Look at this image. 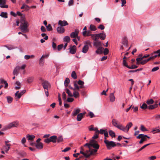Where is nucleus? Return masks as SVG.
I'll return each instance as SVG.
<instances>
[{
  "label": "nucleus",
  "mask_w": 160,
  "mask_h": 160,
  "mask_svg": "<svg viewBox=\"0 0 160 160\" xmlns=\"http://www.w3.org/2000/svg\"><path fill=\"white\" fill-rule=\"evenodd\" d=\"M70 80L68 78H66L64 81V85L65 87L68 86V84L69 83Z\"/></svg>",
  "instance_id": "e433bc0d"
},
{
  "label": "nucleus",
  "mask_w": 160,
  "mask_h": 160,
  "mask_svg": "<svg viewBox=\"0 0 160 160\" xmlns=\"http://www.w3.org/2000/svg\"><path fill=\"white\" fill-rule=\"evenodd\" d=\"M73 3V0H70L69 1L68 3V5L69 6H71L72 5Z\"/></svg>",
  "instance_id": "e2e57ef3"
},
{
  "label": "nucleus",
  "mask_w": 160,
  "mask_h": 160,
  "mask_svg": "<svg viewBox=\"0 0 160 160\" xmlns=\"http://www.w3.org/2000/svg\"><path fill=\"white\" fill-rule=\"evenodd\" d=\"M144 137V134H141L137 136L136 138L138 139H140L141 138H143Z\"/></svg>",
  "instance_id": "680f3d73"
},
{
  "label": "nucleus",
  "mask_w": 160,
  "mask_h": 160,
  "mask_svg": "<svg viewBox=\"0 0 160 160\" xmlns=\"http://www.w3.org/2000/svg\"><path fill=\"white\" fill-rule=\"evenodd\" d=\"M62 98L64 100H66V94L64 92H63L62 93Z\"/></svg>",
  "instance_id": "5fc2aeb1"
},
{
  "label": "nucleus",
  "mask_w": 160,
  "mask_h": 160,
  "mask_svg": "<svg viewBox=\"0 0 160 160\" xmlns=\"http://www.w3.org/2000/svg\"><path fill=\"white\" fill-rule=\"evenodd\" d=\"M70 149V148L69 147H67L66 148H65L64 150H62V152H66L67 151H68Z\"/></svg>",
  "instance_id": "0e129e2a"
},
{
  "label": "nucleus",
  "mask_w": 160,
  "mask_h": 160,
  "mask_svg": "<svg viewBox=\"0 0 160 160\" xmlns=\"http://www.w3.org/2000/svg\"><path fill=\"white\" fill-rule=\"evenodd\" d=\"M41 29L42 32H45L46 31V28L43 26H42L41 27Z\"/></svg>",
  "instance_id": "13d9d810"
},
{
  "label": "nucleus",
  "mask_w": 160,
  "mask_h": 160,
  "mask_svg": "<svg viewBox=\"0 0 160 160\" xmlns=\"http://www.w3.org/2000/svg\"><path fill=\"white\" fill-rule=\"evenodd\" d=\"M77 83L80 85V86H78L79 90L78 91H80V88H84V86L83 85L84 84V82L82 80H80L78 82L77 81Z\"/></svg>",
  "instance_id": "dca6fc26"
},
{
  "label": "nucleus",
  "mask_w": 160,
  "mask_h": 160,
  "mask_svg": "<svg viewBox=\"0 0 160 160\" xmlns=\"http://www.w3.org/2000/svg\"><path fill=\"white\" fill-rule=\"evenodd\" d=\"M147 140V138H145V137H144L143 138H141V139L139 142V143L140 144H142L143 143V142L146 141Z\"/></svg>",
  "instance_id": "c03bdc74"
},
{
  "label": "nucleus",
  "mask_w": 160,
  "mask_h": 160,
  "mask_svg": "<svg viewBox=\"0 0 160 160\" xmlns=\"http://www.w3.org/2000/svg\"><path fill=\"white\" fill-rule=\"evenodd\" d=\"M58 25L61 27H63L68 25L67 22L65 20H59L58 22Z\"/></svg>",
  "instance_id": "9b49d317"
},
{
  "label": "nucleus",
  "mask_w": 160,
  "mask_h": 160,
  "mask_svg": "<svg viewBox=\"0 0 160 160\" xmlns=\"http://www.w3.org/2000/svg\"><path fill=\"white\" fill-rule=\"evenodd\" d=\"M140 129L143 132L147 131V130L146 129V128L142 125H141V126Z\"/></svg>",
  "instance_id": "49530a36"
},
{
  "label": "nucleus",
  "mask_w": 160,
  "mask_h": 160,
  "mask_svg": "<svg viewBox=\"0 0 160 160\" xmlns=\"http://www.w3.org/2000/svg\"><path fill=\"white\" fill-rule=\"evenodd\" d=\"M80 112V111H74L72 113V115L73 116L76 115Z\"/></svg>",
  "instance_id": "864d4df0"
},
{
  "label": "nucleus",
  "mask_w": 160,
  "mask_h": 160,
  "mask_svg": "<svg viewBox=\"0 0 160 160\" xmlns=\"http://www.w3.org/2000/svg\"><path fill=\"white\" fill-rule=\"evenodd\" d=\"M70 52L72 54H74L76 52V47L75 45H73L70 48Z\"/></svg>",
  "instance_id": "f3484780"
},
{
  "label": "nucleus",
  "mask_w": 160,
  "mask_h": 160,
  "mask_svg": "<svg viewBox=\"0 0 160 160\" xmlns=\"http://www.w3.org/2000/svg\"><path fill=\"white\" fill-rule=\"evenodd\" d=\"M153 133L160 132V129L156 128L152 131Z\"/></svg>",
  "instance_id": "a19ab883"
},
{
  "label": "nucleus",
  "mask_w": 160,
  "mask_h": 160,
  "mask_svg": "<svg viewBox=\"0 0 160 160\" xmlns=\"http://www.w3.org/2000/svg\"><path fill=\"white\" fill-rule=\"evenodd\" d=\"M34 80V77H30L27 78V81L28 83H31Z\"/></svg>",
  "instance_id": "c85d7f7f"
},
{
  "label": "nucleus",
  "mask_w": 160,
  "mask_h": 160,
  "mask_svg": "<svg viewBox=\"0 0 160 160\" xmlns=\"http://www.w3.org/2000/svg\"><path fill=\"white\" fill-rule=\"evenodd\" d=\"M44 141L45 143H48L51 142L50 138H48L44 139Z\"/></svg>",
  "instance_id": "bf43d9fd"
},
{
  "label": "nucleus",
  "mask_w": 160,
  "mask_h": 160,
  "mask_svg": "<svg viewBox=\"0 0 160 160\" xmlns=\"http://www.w3.org/2000/svg\"><path fill=\"white\" fill-rule=\"evenodd\" d=\"M97 35H98V39L100 38L101 40H103L106 38V35L105 33H103V31H102V33L97 34Z\"/></svg>",
  "instance_id": "f8f14e48"
},
{
  "label": "nucleus",
  "mask_w": 160,
  "mask_h": 160,
  "mask_svg": "<svg viewBox=\"0 0 160 160\" xmlns=\"http://www.w3.org/2000/svg\"><path fill=\"white\" fill-rule=\"evenodd\" d=\"M103 49L102 47H99L97 49V50L96 51V53L98 54H102V50Z\"/></svg>",
  "instance_id": "a878e982"
},
{
  "label": "nucleus",
  "mask_w": 160,
  "mask_h": 160,
  "mask_svg": "<svg viewBox=\"0 0 160 160\" xmlns=\"http://www.w3.org/2000/svg\"><path fill=\"white\" fill-rule=\"evenodd\" d=\"M138 67L136 65H132L131 67L129 66L128 68L130 69H133L137 68Z\"/></svg>",
  "instance_id": "de8ad7c7"
},
{
  "label": "nucleus",
  "mask_w": 160,
  "mask_h": 160,
  "mask_svg": "<svg viewBox=\"0 0 160 160\" xmlns=\"http://www.w3.org/2000/svg\"><path fill=\"white\" fill-rule=\"evenodd\" d=\"M140 108L143 109H148V106L146 103H143L142 105H140Z\"/></svg>",
  "instance_id": "c756f323"
},
{
  "label": "nucleus",
  "mask_w": 160,
  "mask_h": 160,
  "mask_svg": "<svg viewBox=\"0 0 160 160\" xmlns=\"http://www.w3.org/2000/svg\"><path fill=\"white\" fill-rule=\"evenodd\" d=\"M98 150L96 149H92L91 150V152L92 153V155L94 154V153L97 152Z\"/></svg>",
  "instance_id": "052dcab7"
},
{
  "label": "nucleus",
  "mask_w": 160,
  "mask_h": 160,
  "mask_svg": "<svg viewBox=\"0 0 160 160\" xmlns=\"http://www.w3.org/2000/svg\"><path fill=\"white\" fill-rule=\"evenodd\" d=\"M73 96H74L75 98L79 97V94L78 91H74L73 92Z\"/></svg>",
  "instance_id": "c9c22d12"
},
{
  "label": "nucleus",
  "mask_w": 160,
  "mask_h": 160,
  "mask_svg": "<svg viewBox=\"0 0 160 160\" xmlns=\"http://www.w3.org/2000/svg\"><path fill=\"white\" fill-rule=\"evenodd\" d=\"M86 112L81 113L78 114L77 116V120L78 121H80L83 118V116L85 115Z\"/></svg>",
  "instance_id": "2eb2a0df"
},
{
  "label": "nucleus",
  "mask_w": 160,
  "mask_h": 160,
  "mask_svg": "<svg viewBox=\"0 0 160 160\" xmlns=\"http://www.w3.org/2000/svg\"><path fill=\"white\" fill-rule=\"evenodd\" d=\"M142 70V68H139V69H137L136 70H130L129 72H136L138 71H141Z\"/></svg>",
  "instance_id": "8fccbe9b"
},
{
  "label": "nucleus",
  "mask_w": 160,
  "mask_h": 160,
  "mask_svg": "<svg viewBox=\"0 0 160 160\" xmlns=\"http://www.w3.org/2000/svg\"><path fill=\"white\" fill-rule=\"evenodd\" d=\"M89 29L91 31H95L97 30L96 26L92 24H91L89 27Z\"/></svg>",
  "instance_id": "473e14b6"
},
{
  "label": "nucleus",
  "mask_w": 160,
  "mask_h": 160,
  "mask_svg": "<svg viewBox=\"0 0 160 160\" xmlns=\"http://www.w3.org/2000/svg\"><path fill=\"white\" fill-rule=\"evenodd\" d=\"M84 156L86 158H88L92 155V153L91 152L90 148H89V150L86 151L84 152Z\"/></svg>",
  "instance_id": "6ab92c4d"
},
{
  "label": "nucleus",
  "mask_w": 160,
  "mask_h": 160,
  "mask_svg": "<svg viewBox=\"0 0 160 160\" xmlns=\"http://www.w3.org/2000/svg\"><path fill=\"white\" fill-rule=\"evenodd\" d=\"M89 49V47L88 45H85L82 49V52L84 53H87Z\"/></svg>",
  "instance_id": "b1692460"
},
{
  "label": "nucleus",
  "mask_w": 160,
  "mask_h": 160,
  "mask_svg": "<svg viewBox=\"0 0 160 160\" xmlns=\"http://www.w3.org/2000/svg\"><path fill=\"white\" fill-rule=\"evenodd\" d=\"M52 47L54 50H56V48H57L56 44L53 42H52Z\"/></svg>",
  "instance_id": "6e6d98bb"
},
{
  "label": "nucleus",
  "mask_w": 160,
  "mask_h": 160,
  "mask_svg": "<svg viewBox=\"0 0 160 160\" xmlns=\"http://www.w3.org/2000/svg\"><path fill=\"white\" fill-rule=\"evenodd\" d=\"M0 16L2 18H8V13L7 12H2L0 14Z\"/></svg>",
  "instance_id": "2f4dec72"
},
{
  "label": "nucleus",
  "mask_w": 160,
  "mask_h": 160,
  "mask_svg": "<svg viewBox=\"0 0 160 160\" xmlns=\"http://www.w3.org/2000/svg\"><path fill=\"white\" fill-rule=\"evenodd\" d=\"M109 135L111 136L112 138L115 137V133L112 130H110L109 131Z\"/></svg>",
  "instance_id": "ea45409f"
},
{
  "label": "nucleus",
  "mask_w": 160,
  "mask_h": 160,
  "mask_svg": "<svg viewBox=\"0 0 160 160\" xmlns=\"http://www.w3.org/2000/svg\"><path fill=\"white\" fill-rule=\"evenodd\" d=\"M63 41L64 42H69L70 41V38L68 36H65L63 38Z\"/></svg>",
  "instance_id": "7c9ffc66"
},
{
  "label": "nucleus",
  "mask_w": 160,
  "mask_h": 160,
  "mask_svg": "<svg viewBox=\"0 0 160 160\" xmlns=\"http://www.w3.org/2000/svg\"><path fill=\"white\" fill-rule=\"evenodd\" d=\"M159 69V68L158 67H155L152 69V72H155V71L158 70Z\"/></svg>",
  "instance_id": "4d7b16f0"
},
{
  "label": "nucleus",
  "mask_w": 160,
  "mask_h": 160,
  "mask_svg": "<svg viewBox=\"0 0 160 160\" xmlns=\"http://www.w3.org/2000/svg\"><path fill=\"white\" fill-rule=\"evenodd\" d=\"M109 98L110 101L111 102H113L115 101V97L114 96V94L113 93H111L110 94Z\"/></svg>",
  "instance_id": "393cba45"
},
{
  "label": "nucleus",
  "mask_w": 160,
  "mask_h": 160,
  "mask_svg": "<svg viewBox=\"0 0 160 160\" xmlns=\"http://www.w3.org/2000/svg\"><path fill=\"white\" fill-rule=\"evenodd\" d=\"M112 124L113 126L117 128L120 130L125 132H127L129 128L132 126V124L131 122H129L125 127L123 126L122 124L118 123L116 119H113L112 120Z\"/></svg>",
  "instance_id": "f257e3e1"
},
{
  "label": "nucleus",
  "mask_w": 160,
  "mask_h": 160,
  "mask_svg": "<svg viewBox=\"0 0 160 160\" xmlns=\"http://www.w3.org/2000/svg\"><path fill=\"white\" fill-rule=\"evenodd\" d=\"M79 31L78 29H75V32H72L70 34V36L72 38H76L78 36Z\"/></svg>",
  "instance_id": "9d476101"
},
{
  "label": "nucleus",
  "mask_w": 160,
  "mask_h": 160,
  "mask_svg": "<svg viewBox=\"0 0 160 160\" xmlns=\"http://www.w3.org/2000/svg\"><path fill=\"white\" fill-rule=\"evenodd\" d=\"M6 1L3 0H0V7L2 8H8V6L5 5Z\"/></svg>",
  "instance_id": "4468645a"
},
{
  "label": "nucleus",
  "mask_w": 160,
  "mask_h": 160,
  "mask_svg": "<svg viewBox=\"0 0 160 160\" xmlns=\"http://www.w3.org/2000/svg\"><path fill=\"white\" fill-rule=\"evenodd\" d=\"M146 103L148 106V109H153L158 106V104L156 102L154 103V101L152 99H150L147 100Z\"/></svg>",
  "instance_id": "7ed1b4c3"
},
{
  "label": "nucleus",
  "mask_w": 160,
  "mask_h": 160,
  "mask_svg": "<svg viewBox=\"0 0 160 160\" xmlns=\"http://www.w3.org/2000/svg\"><path fill=\"white\" fill-rule=\"evenodd\" d=\"M10 142V141L8 140L5 141V145L3 147L4 151L6 152H7L10 148L11 145L8 143Z\"/></svg>",
  "instance_id": "6e6552de"
},
{
  "label": "nucleus",
  "mask_w": 160,
  "mask_h": 160,
  "mask_svg": "<svg viewBox=\"0 0 160 160\" xmlns=\"http://www.w3.org/2000/svg\"><path fill=\"white\" fill-rule=\"evenodd\" d=\"M91 36L92 39L95 41H97L99 39L97 34H92Z\"/></svg>",
  "instance_id": "4be33fe9"
},
{
  "label": "nucleus",
  "mask_w": 160,
  "mask_h": 160,
  "mask_svg": "<svg viewBox=\"0 0 160 160\" xmlns=\"http://www.w3.org/2000/svg\"><path fill=\"white\" fill-rule=\"evenodd\" d=\"M98 28L101 30H102L104 29L105 27L102 24H100L98 27Z\"/></svg>",
  "instance_id": "603ef678"
},
{
  "label": "nucleus",
  "mask_w": 160,
  "mask_h": 160,
  "mask_svg": "<svg viewBox=\"0 0 160 160\" xmlns=\"http://www.w3.org/2000/svg\"><path fill=\"white\" fill-rule=\"evenodd\" d=\"M36 148L38 149H41L43 148V145L42 142L35 143Z\"/></svg>",
  "instance_id": "412c9836"
},
{
  "label": "nucleus",
  "mask_w": 160,
  "mask_h": 160,
  "mask_svg": "<svg viewBox=\"0 0 160 160\" xmlns=\"http://www.w3.org/2000/svg\"><path fill=\"white\" fill-rule=\"evenodd\" d=\"M63 47V44H61L58 46L57 48L58 51H60Z\"/></svg>",
  "instance_id": "a18cd8bd"
},
{
  "label": "nucleus",
  "mask_w": 160,
  "mask_h": 160,
  "mask_svg": "<svg viewBox=\"0 0 160 160\" xmlns=\"http://www.w3.org/2000/svg\"><path fill=\"white\" fill-rule=\"evenodd\" d=\"M122 64L123 66L126 67L127 68H128L129 66L128 65L126 61L125 60H123L122 62Z\"/></svg>",
  "instance_id": "3c124183"
},
{
  "label": "nucleus",
  "mask_w": 160,
  "mask_h": 160,
  "mask_svg": "<svg viewBox=\"0 0 160 160\" xmlns=\"http://www.w3.org/2000/svg\"><path fill=\"white\" fill-rule=\"evenodd\" d=\"M104 141V142L106 144L107 148L108 149L110 150L112 147H114L116 146L115 142L112 141H110L106 139Z\"/></svg>",
  "instance_id": "20e7f679"
},
{
  "label": "nucleus",
  "mask_w": 160,
  "mask_h": 160,
  "mask_svg": "<svg viewBox=\"0 0 160 160\" xmlns=\"http://www.w3.org/2000/svg\"><path fill=\"white\" fill-rule=\"evenodd\" d=\"M6 98L7 99L8 103H11L12 102L13 99L10 96L6 97Z\"/></svg>",
  "instance_id": "f704fd0d"
},
{
  "label": "nucleus",
  "mask_w": 160,
  "mask_h": 160,
  "mask_svg": "<svg viewBox=\"0 0 160 160\" xmlns=\"http://www.w3.org/2000/svg\"><path fill=\"white\" fill-rule=\"evenodd\" d=\"M84 43L85 44V45H91V42L89 40H87Z\"/></svg>",
  "instance_id": "69168bd1"
},
{
  "label": "nucleus",
  "mask_w": 160,
  "mask_h": 160,
  "mask_svg": "<svg viewBox=\"0 0 160 160\" xmlns=\"http://www.w3.org/2000/svg\"><path fill=\"white\" fill-rule=\"evenodd\" d=\"M156 157L155 156H152L149 158L150 160H154L156 159Z\"/></svg>",
  "instance_id": "774afa93"
},
{
  "label": "nucleus",
  "mask_w": 160,
  "mask_h": 160,
  "mask_svg": "<svg viewBox=\"0 0 160 160\" xmlns=\"http://www.w3.org/2000/svg\"><path fill=\"white\" fill-rule=\"evenodd\" d=\"M18 125L19 123L18 121H16L13 122L9 123L7 126H6L4 128L2 129V130L4 131L13 127H16Z\"/></svg>",
  "instance_id": "39448f33"
},
{
  "label": "nucleus",
  "mask_w": 160,
  "mask_h": 160,
  "mask_svg": "<svg viewBox=\"0 0 160 160\" xmlns=\"http://www.w3.org/2000/svg\"><path fill=\"white\" fill-rule=\"evenodd\" d=\"M71 77L74 79H75L77 78V76L75 71H73L71 74Z\"/></svg>",
  "instance_id": "4c0bfd02"
},
{
  "label": "nucleus",
  "mask_w": 160,
  "mask_h": 160,
  "mask_svg": "<svg viewBox=\"0 0 160 160\" xmlns=\"http://www.w3.org/2000/svg\"><path fill=\"white\" fill-rule=\"evenodd\" d=\"M122 43L124 46H127L128 45V41L126 38H123L122 39Z\"/></svg>",
  "instance_id": "bb28decb"
},
{
  "label": "nucleus",
  "mask_w": 160,
  "mask_h": 160,
  "mask_svg": "<svg viewBox=\"0 0 160 160\" xmlns=\"http://www.w3.org/2000/svg\"><path fill=\"white\" fill-rule=\"evenodd\" d=\"M57 142L58 143L62 142L63 140V138L62 136H60L57 138Z\"/></svg>",
  "instance_id": "79ce46f5"
},
{
  "label": "nucleus",
  "mask_w": 160,
  "mask_h": 160,
  "mask_svg": "<svg viewBox=\"0 0 160 160\" xmlns=\"http://www.w3.org/2000/svg\"><path fill=\"white\" fill-rule=\"evenodd\" d=\"M93 45L96 47L98 48V47L101 46V43L100 41H96L93 42Z\"/></svg>",
  "instance_id": "cd10ccee"
},
{
  "label": "nucleus",
  "mask_w": 160,
  "mask_h": 160,
  "mask_svg": "<svg viewBox=\"0 0 160 160\" xmlns=\"http://www.w3.org/2000/svg\"><path fill=\"white\" fill-rule=\"evenodd\" d=\"M43 88L44 89H47L51 87V84L50 83L46 80H43L42 83Z\"/></svg>",
  "instance_id": "0eeeda50"
},
{
  "label": "nucleus",
  "mask_w": 160,
  "mask_h": 160,
  "mask_svg": "<svg viewBox=\"0 0 160 160\" xmlns=\"http://www.w3.org/2000/svg\"><path fill=\"white\" fill-rule=\"evenodd\" d=\"M151 55L152 59H154L155 58L157 57H159L160 56V49L157 51H154L153 53H152Z\"/></svg>",
  "instance_id": "1a4fd4ad"
},
{
  "label": "nucleus",
  "mask_w": 160,
  "mask_h": 160,
  "mask_svg": "<svg viewBox=\"0 0 160 160\" xmlns=\"http://www.w3.org/2000/svg\"><path fill=\"white\" fill-rule=\"evenodd\" d=\"M21 25L20 28L21 31L24 33L28 32L29 31L28 27L29 26L28 23L25 19L24 16H22L20 19Z\"/></svg>",
  "instance_id": "f03ea898"
},
{
  "label": "nucleus",
  "mask_w": 160,
  "mask_h": 160,
  "mask_svg": "<svg viewBox=\"0 0 160 160\" xmlns=\"http://www.w3.org/2000/svg\"><path fill=\"white\" fill-rule=\"evenodd\" d=\"M74 100V99L72 98H68L67 101L68 102H72Z\"/></svg>",
  "instance_id": "338daca9"
},
{
  "label": "nucleus",
  "mask_w": 160,
  "mask_h": 160,
  "mask_svg": "<svg viewBox=\"0 0 160 160\" xmlns=\"http://www.w3.org/2000/svg\"><path fill=\"white\" fill-rule=\"evenodd\" d=\"M27 138L28 140H32L35 138V136L33 135H27Z\"/></svg>",
  "instance_id": "72a5a7b5"
},
{
  "label": "nucleus",
  "mask_w": 160,
  "mask_h": 160,
  "mask_svg": "<svg viewBox=\"0 0 160 160\" xmlns=\"http://www.w3.org/2000/svg\"><path fill=\"white\" fill-rule=\"evenodd\" d=\"M65 91L66 93L68 94V95L70 97H72L73 94L70 91L68 88H66L65 89Z\"/></svg>",
  "instance_id": "58836bf2"
},
{
  "label": "nucleus",
  "mask_w": 160,
  "mask_h": 160,
  "mask_svg": "<svg viewBox=\"0 0 160 160\" xmlns=\"http://www.w3.org/2000/svg\"><path fill=\"white\" fill-rule=\"evenodd\" d=\"M20 69V67L19 66H17L13 70V74L14 75H17L18 74V71Z\"/></svg>",
  "instance_id": "aec40b11"
},
{
  "label": "nucleus",
  "mask_w": 160,
  "mask_h": 160,
  "mask_svg": "<svg viewBox=\"0 0 160 160\" xmlns=\"http://www.w3.org/2000/svg\"><path fill=\"white\" fill-rule=\"evenodd\" d=\"M46 27L48 31H51L52 29V27L50 24H48Z\"/></svg>",
  "instance_id": "37998d69"
},
{
  "label": "nucleus",
  "mask_w": 160,
  "mask_h": 160,
  "mask_svg": "<svg viewBox=\"0 0 160 160\" xmlns=\"http://www.w3.org/2000/svg\"><path fill=\"white\" fill-rule=\"evenodd\" d=\"M50 139L51 142H52L53 143H56L57 141V136L55 135L51 136L50 137Z\"/></svg>",
  "instance_id": "5701e85b"
},
{
  "label": "nucleus",
  "mask_w": 160,
  "mask_h": 160,
  "mask_svg": "<svg viewBox=\"0 0 160 160\" xmlns=\"http://www.w3.org/2000/svg\"><path fill=\"white\" fill-rule=\"evenodd\" d=\"M74 88H73L70 85H69V88L70 89H72L74 91L75 90L78 91V90H79L78 86L77 83V81H75L74 82Z\"/></svg>",
  "instance_id": "ddd939ff"
},
{
  "label": "nucleus",
  "mask_w": 160,
  "mask_h": 160,
  "mask_svg": "<svg viewBox=\"0 0 160 160\" xmlns=\"http://www.w3.org/2000/svg\"><path fill=\"white\" fill-rule=\"evenodd\" d=\"M57 31L59 33L62 34L64 32L65 29L62 27H58L57 28Z\"/></svg>",
  "instance_id": "a211bd4d"
},
{
  "label": "nucleus",
  "mask_w": 160,
  "mask_h": 160,
  "mask_svg": "<svg viewBox=\"0 0 160 160\" xmlns=\"http://www.w3.org/2000/svg\"><path fill=\"white\" fill-rule=\"evenodd\" d=\"M90 142L91 143V146L97 150L99 148V145L97 143V141L93 139L90 140Z\"/></svg>",
  "instance_id": "423d86ee"
},
{
  "label": "nucleus",
  "mask_w": 160,
  "mask_h": 160,
  "mask_svg": "<svg viewBox=\"0 0 160 160\" xmlns=\"http://www.w3.org/2000/svg\"><path fill=\"white\" fill-rule=\"evenodd\" d=\"M108 52L109 50L107 48H105L104 50L103 53L104 55H106L108 54Z\"/></svg>",
  "instance_id": "09e8293b"
}]
</instances>
